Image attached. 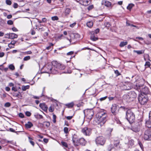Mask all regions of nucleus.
Returning <instances> with one entry per match:
<instances>
[{
    "label": "nucleus",
    "instance_id": "60",
    "mask_svg": "<svg viewBox=\"0 0 151 151\" xmlns=\"http://www.w3.org/2000/svg\"><path fill=\"white\" fill-rule=\"evenodd\" d=\"M4 55V53L3 52H0V58L3 57Z\"/></svg>",
    "mask_w": 151,
    "mask_h": 151
},
{
    "label": "nucleus",
    "instance_id": "42",
    "mask_svg": "<svg viewBox=\"0 0 151 151\" xmlns=\"http://www.w3.org/2000/svg\"><path fill=\"white\" fill-rule=\"evenodd\" d=\"M48 110L50 112H52L54 110V108L53 106H51L48 109Z\"/></svg>",
    "mask_w": 151,
    "mask_h": 151
},
{
    "label": "nucleus",
    "instance_id": "41",
    "mask_svg": "<svg viewBox=\"0 0 151 151\" xmlns=\"http://www.w3.org/2000/svg\"><path fill=\"white\" fill-rule=\"evenodd\" d=\"M56 115L53 114V122L54 123H55L56 122Z\"/></svg>",
    "mask_w": 151,
    "mask_h": 151
},
{
    "label": "nucleus",
    "instance_id": "55",
    "mask_svg": "<svg viewBox=\"0 0 151 151\" xmlns=\"http://www.w3.org/2000/svg\"><path fill=\"white\" fill-rule=\"evenodd\" d=\"M107 97V96H106L104 97L101 98L100 99V100L101 101H102L104 100H105V99H106Z\"/></svg>",
    "mask_w": 151,
    "mask_h": 151
},
{
    "label": "nucleus",
    "instance_id": "12",
    "mask_svg": "<svg viewBox=\"0 0 151 151\" xmlns=\"http://www.w3.org/2000/svg\"><path fill=\"white\" fill-rule=\"evenodd\" d=\"M132 84L130 82H127L125 83L124 85V90H129L132 88Z\"/></svg>",
    "mask_w": 151,
    "mask_h": 151
},
{
    "label": "nucleus",
    "instance_id": "19",
    "mask_svg": "<svg viewBox=\"0 0 151 151\" xmlns=\"http://www.w3.org/2000/svg\"><path fill=\"white\" fill-rule=\"evenodd\" d=\"M123 99L124 100L126 101L127 102H130L132 101L131 100H130V97L128 93L123 96Z\"/></svg>",
    "mask_w": 151,
    "mask_h": 151
},
{
    "label": "nucleus",
    "instance_id": "4",
    "mask_svg": "<svg viewBox=\"0 0 151 151\" xmlns=\"http://www.w3.org/2000/svg\"><path fill=\"white\" fill-rule=\"evenodd\" d=\"M126 118L130 123H132L135 120V115L130 110H128L126 113Z\"/></svg>",
    "mask_w": 151,
    "mask_h": 151
},
{
    "label": "nucleus",
    "instance_id": "52",
    "mask_svg": "<svg viewBox=\"0 0 151 151\" xmlns=\"http://www.w3.org/2000/svg\"><path fill=\"white\" fill-rule=\"evenodd\" d=\"M19 117L21 118H23L24 117V114L22 113H20L19 114Z\"/></svg>",
    "mask_w": 151,
    "mask_h": 151
},
{
    "label": "nucleus",
    "instance_id": "58",
    "mask_svg": "<svg viewBox=\"0 0 151 151\" xmlns=\"http://www.w3.org/2000/svg\"><path fill=\"white\" fill-rule=\"evenodd\" d=\"M76 24V22H74L70 25V27H73Z\"/></svg>",
    "mask_w": 151,
    "mask_h": 151
},
{
    "label": "nucleus",
    "instance_id": "15",
    "mask_svg": "<svg viewBox=\"0 0 151 151\" xmlns=\"http://www.w3.org/2000/svg\"><path fill=\"white\" fill-rule=\"evenodd\" d=\"M128 94L132 101H133L137 96L136 93L134 91H130L128 93Z\"/></svg>",
    "mask_w": 151,
    "mask_h": 151
},
{
    "label": "nucleus",
    "instance_id": "57",
    "mask_svg": "<svg viewBox=\"0 0 151 151\" xmlns=\"http://www.w3.org/2000/svg\"><path fill=\"white\" fill-rule=\"evenodd\" d=\"M12 30L14 32H17L18 29L15 27H13L12 28Z\"/></svg>",
    "mask_w": 151,
    "mask_h": 151
},
{
    "label": "nucleus",
    "instance_id": "39",
    "mask_svg": "<svg viewBox=\"0 0 151 151\" xmlns=\"http://www.w3.org/2000/svg\"><path fill=\"white\" fill-rule=\"evenodd\" d=\"M138 144L139 145V146L141 148V150L142 151H143L144 150V147L142 143L140 142H138Z\"/></svg>",
    "mask_w": 151,
    "mask_h": 151
},
{
    "label": "nucleus",
    "instance_id": "59",
    "mask_svg": "<svg viewBox=\"0 0 151 151\" xmlns=\"http://www.w3.org/2000/svg\"><path fill=\"white\" fill-rule=\"evenodd\" d=\"M73 116H67L66 117V118L68 120H70L73 118Z\"/></svg>",
    "mask_w": 151,
    "mask_h": 151
},
{
    "label": "nucleus",
    "instance_id": "44",
    "mask_svg": "<svg viewBox=\"0 0 151 151\" xmlns=\"http://www.w3.org/2000/svg\"><path fill=\"white\" fill-rule=\"evenodd\" d=\"M65 13L66 14H68L70 13V10L69 8H67L65 10Z\"/></svg>",
    "mask_w": 151,
    "mask_h": 151
},
{
    "label": "nucleus",
    "instance_id": "14",
    "mask_svg": "<svg viewBox=\"0 0 151 151\" xmlns=\"http://www.w3.org/2000/svg\"><path fill=\"white\" fill-rule=\"evenodd\" d=\"M5 37L9 39H14L17 37V35L14 33H7L5 34Z\"/></svg>",
    "mask_w": 151,
    "mask_h": 151
},
{
    "label": "nucleus",
    "instance_id": "26",
    "mask_svg": "<svg viewBox=\"0 0 151 151\" xmlns=\"http://www.w3.org/2000/svg\"><path fill=\"white\" fill-rule=\"evenodd\" d=\"M127 44L128 42L127 41L122 42L119 44V46L121 47H122L127 45Z\"/></svg>",
    "mask_w": 151,
    "mask_h": 151
},
{
    "label": "nucleus",
    "instance_id": "30",
    "mask_svg": "<svg viewBox=\"0 0 151 151\" xmlns=\"http://www.w3.org/2000/svg\"><path fill=\"white\" fill-rule=\"evenodd\" d=\"M134 6V4H130L127 7V9L130 10Z\"/></svg>",
    "mask_w": 151,
    "mask_h": 151
},
{
    "label": "nucleus",
    "instance_id": "21",
    "mask_svg": "<svg viewBox=\"0 0 151 151\" xmlns=\"http://www.w3.org/2000/svg\"><path fill=\"white\" fill-rule=\"evenodd\" d=\"M90 37L91 39L93 41H96L98 40V38L95 35L92 33L91 34Z\"/></svg>",
    "mask_w": 151,
    "mask_h": 151
},
{
    "label": "nucleus",
    "instance_id": "20",
    "mask_svg": "<svg viewBox=\"0 0 151 151\" xmlns=\"http://www.w3.org/2000/svg\"><path fill=\"white\" fill-rule=\"evenodd\" d=\"M79 145H85L86 143V141L83 138L79 139Z\"/></svg>",
    "mask_w": 151,
    "mask_h": 151
},
{
    "label": "nucleus",
    "instance_id": "63",
    "mask_svg": "<svg viewBox=\"0 0 151 151\" xmlns=\"http://www.w3.org/2000/svg\"><path fill=\"white\" fill-rule=\"evenodd\" d=\"M73 51H70V52H68L67 53V55H71L73 54Z\"/></svg>",
    "mask_w": 151,
    "mask_h": 151
},
{
    "label": "nucleus",
    "instance_id": "45",
    "mask_svg": "<svg viewBox=\"0 0 151 151\" xmlns=\"http://www.w3.org/2000/svg\"><path fill=\"white\" fill-rule=\"evenodd\" d=\"M25 115L27 116H30L31 115V113L28 111H27L25 113Z\"/></svg>",
    "mask_w": 151,
    "mask_h": 151
},
{
    "label": "nucleus",
    "instance_id": "64",
    "mask_svg": "<svg viewBox=\"0 0 151 151\" xmlns=\"http://www.w3.org/2000/svg\"><path fill=\"white\" fill-rule=\"evenodd\" d=\"M149 120L151 121V111L150 112L149 114Z\"/></svg>",
    "mask_w": 151,
    "mask_h": 151
},
{
    "label": "nucleus",
    "instance_id": "5",
    "mask_svg": "<svg viewBox=\"0 0 151 151\" xmlns=\"http://www.w3.org/2000/svg\"><path fill=\"white\" fill-rule=\"evenodd\" d=\"M138 101L141 105L146 104L148 101V97L147 95L140 93L138 97Z\"/></svg>",
    "mask_w": 151,
    "mask_h": 151
},
{
    "label": "nucleus",
    "instance_id": "10",
    "mask_svg": "<svg viewBox=\"0 0 151 151\" xmlns=\"http://www.w3.org/2000/svg\"><path fill=\"white\" fill-rule=\"evenodd\" d=\"M144 138L146 140H151V131L149 129L145 130L144 132Z\"/></svg>",
    "mask_w": 151,
    "mask_h": 151
},
{
    "label": "nucleus",
    "instance_id": "32",
    "mask_svg": "<svg viewBox=\"0 0 151 151\" xmlns=\"http://www.w3.org/2000/svg\"><path fill=\"white\" fill-rule=\"evenodd\" d=\"M99 32V29H96L94 31H93L91 32V34H93L95 35L97 34Z\"/></svg>",
    "mask_w": 151,
    "mask_h": 151
},
{
    "label": "nucleus",
    "instance_id": "31",
    "mask_svg": "<svg viewBox=\"0 0 151 151\" xmlns=\"http://www.w3.org/2000/svg\"><path fill=\"white\" fill-rule=\"evenodd\" d=\"M28 139H29V141L30 142V143L32 145H33V146H34V144H35V143L32 141V140H33V139L32 138L30 137H28Z\"/></svg>",
    "mask_w": 151,
    "mask_h": 151
},
{
    "label": "nucleus",
    "instance_id": "40",
    "mask_svg": "<svg viewBox=\"0 0 151 151\" xmlns=\"http://www.w3.org/2000/svg\"><path fill=\"white\" fill-rule=\"evenodd\" d=\"M119 141H116V142H115L114 144V145L115 147H117L119 146Z\"/></svg>",
    "mask_w": 151,
    "mask_h": 151
},
{
    "label": "nucleus",
    "instance_id": "62",
    "mask_svg": "<svg viewBox=\"0 0 151 151\" xmlns=\"http://www.w3.org/2000/svg\"><path fill=\"white\" fill-rule=\"evenodd\" d=\"M16 41H11V42L10 44L11 45H14L16 43Z\"/></svg>",
    "mask_w": 151,
    "mask_h": 151
},
{
    "label": "nucleus",
    "instance_id": "36",
    "mask_svg": "<svg viewBox=\"0 0 151 151\" xmlns=\"http://www.w3.org/2000/svg\"><path fill=\"white\" fill-rule=\"evenodd\" d=\"M54 45V44H52V43H49V46L47 47H46V49L47 50H50L51 48V47L52 46H53Z\"/></svg>",
    "mask_w": 151,
    "mask_h": 151
},
{
    "label": "nucleus",
    "instance_id": "56",
    "mask_svg": "<svg viewBox=\"0 0 151 151\" xmlns=\"http://www.w3.org/2000/svg\"><path fill=\"white\" fill-rule=\"evenodd\" d=\"M18 4L17 3H14L13 5V7L14 8H16L18 7Z\"/></svg>",
    "mask_w": 151,
    "mask_h": 151
},
{
    "label": "nucleus",
    "instance_id": "29",
    "mask_svg": "<svg viewBox=\"0 0 151 151\" xmlns=\"http://www.w3.org/2000/svg\"><path fill=\"white\" fill-rule=\"evenodd\" d=\"M93 24V23L92 21H90L87 23V26L89 27H92Z\"/></svg>",
    "mask_w": 151,
    "mask_h": 151
},
{
    "label": "nucleus",
    "instance_id": "23",
    "mask_svg": "<svg viewBox=\"0 0 151 151\" xmlns=\"http://www.w3.org/2000/svg\"><path fill=\"white\" fill-rule=\"evenodd\" d=\"M33 126L32 124L30 122H28L27 124H25V126L27 129L30 128Z\"/></svg>",
    "mask_w": 151,
    "mask_h": 151
},
{
    "label": "nucleus",
    "instance_id": "43",
    "mask_svg": "<svg viewBox=\"0 0 151 151\" xmlns=\"http://www.w3.org/2000/svg\"><path fill=\"white\" fill-rule=\"evenodd\" d=\"M113 148V146L111 144L109 145L108 147V150L109 151H110Z\"/></svg>",
    "mask_w": 151,
    "mask_h": 151
},
{
    "label": "nucleus",
    "instance_id": "18",
    "mask_svg": "<svg viewBox=\"0 0 151 151\" xmlns=\"http://www.w3.org/2000/svg\"><path fill=\"white\" fill-rule=\"evenodd\" d=\"M39 106L41 108L45 111H47L48 107L44 103H40V104Z\"/></svg>",
    "mask_w": 151,
    "mask_h": 151
},
{
    "label": "nucleus",
    "instance_id": "46",
    "mask_svg": "<svg viewBox=\"0 0 151 151\" xmlns=\"http://www.w3.org/2000/svg\"><path fill=\"white\" fill-rule=\"evenodd\" d=\"M68 128L67 127H65L64 128V131L65 134H67L68 133Z\"/></svg>",
    "mask_w": 151,
    "mask_h": 151
},
{
    "label": "nucleus",
    "instance_id": "16",
    "mask_svg": "<svg viewBox=\"0 0 151 151\" xmlns=\"http://www.w3.org/2000/svg\"><path fill=\"white\" fill-rule=\"evenodd\" d=\"M101 4L102 5H104L105 6L110 7L111 6V3L107 1L103 0L101 2Z\"/></svg>",
    "mask_w": 151,
    "mask_h": 151
},
{
    "label": "nucleus",
    "instance_id": "13",
    "mask_svg": "<svg viewBox=\"0 0 151 151\" xmlns=\"http://www.w3.org/2000/svg\"><path fill=\"white\" fill-rule=\"evenodd\" d=\"M118 105L115 104H112L111 107V111L112 114L116 115L118 112Z\"/></svg>",
    "mask_w": 151,
    "mask_h": 151
},
{
    "label": "nucleus",
    "instance_id": "50",
    "mask_svg": "<svg viewBox=\"0 0 151 151\" xmlns=\"http://www.w3.org/2000/svg\"><path fill=\"white\" fill-rule=\"evenodd\" d=\"M6 2L7 5H10L12 4V2L10 0H6Z\"/></svg>",
    "mask_w": 151,
    "mask_h": 151
},
{
    "label": "nucleus",
    "instance_id": "33",
    "mask_svg": "<svg viewBox=\"0 0 151 151\" xmlns=\"http://www.w3.org/2000/svg\"><path fill=\"white\" fill-rule=\"evenodd\" d=\"M9 68L11 70H14L15 69V67L12 64H11L9 65Z\"/></svg>",
    "mask_w": 151,
    "mask_h": 151
},
{
    "label": "nucleus",
    "instance_id": "3",
    "mask_svg": "<svg viewBox=\"0 0 151 151\" xmlns=\"http://www.w3.org/2000/svg\"><path fill=\"white\" fill-rule=\"evenodd\" d=\"M141 81H142V83H139L136 84L134 86V88L139 92H141V93L146 95L149 93V89L147 87L144 85L143 80Z\"/></svg>",
    "mask_w": 151,
    "mask_h": 151
},
{
    "label": "nucleus",
    "instance_id": "38",
    "mask_svg": "<svg viewBox=\"0 0 151 151\" xmlns=\"http://www.w3.org/2000/svg\"><path fill=\"white\" fill-rule=\"evenodd\" d=\"M53 21L57 20H58V18L57 16H55L51 17Z\"/></svg>",
    "mask_w": 151,
    "mask_h": 151
},
{
    "label": "nucleus",
    "instance_id": "24",
    "mask_svg": "<svg viewBox=\"0 0 151 151\" xmlns=\"http://www.w3.org/2000/svg\"><path fill=\"white\" fill-rule=\"evenodd\" d=\"M30 86L29 85L22 86V89L23 91H26L27 89L29 88Z\"/></svg>",
    "mask_w": 151,
    "mask_h": 151
},
{
    "label": "nucleus",
    "instance_id": "6",
    "mask_svg": "<svg viewBox=\"0 0 151 151\" xmlns=\"http://www.w3.org/2000/svg\"><path fill=\"white\" fill-rule=\"evenodd\" d=\"M85 115L89 119H91L94 114L93 111L92 109H87L84 110Z\"/></svg>",
    "mask_w": 151,
    "mask_h": 151
},
{
    "label": "nucleus",
    "instance_id": "54",
    "mask_svg": "<svg viewBox=\"0 0 151 151\" xmlns=\"http://www.w3.org/2000/svg\"><path fill=\"white\" fill-rule=\"evenodd\" d=\"M45 125L47 127H48L50 125V122H45Z\"/></svg>",
    "mask_w": 151,
    "mask_h": 151
},
{
    "label": "nucleus",
    "instance_id": "37",
    "mask_svg": "<svg viewBox=\"0 0 151 151\" xmlns=\"http://www.w3.org/2000/svg\"><path fill=\"white\" fill-rule=\"evenodd\" d=\"M61 144L62 145L65 147H68V145L67 144V143L65 142H64L63 141H62L61 142Z\"/></svg>",
    "mask_w": 151,
    "mask_h": 151
},
{
    "label": "nucleus",
    "instance_id": "49",
    "mask_svg": "<svg viewBox=\"0 0 151 151\" xmlns=\"http://www.w3.org/2000/svg\"><path fill=\"white\" fill-rule=\"evenodd\" d=\"M11 106V104L9 102H6L4 104V106L6 107H9Z\"/></svg>",
    "mask_w": 151,
    "mask_h": 151
},
{
    "label": "nucleus",
    "instance_id": "27",
    "mask_svg": "<svg viewBox=\"0 0 151 151\" xmlns=\"http://www.w3.org/2000/svg\"><path fill=\"white\" fill-rule=\"evenodd\" d=\"M129 145H130V146L132 147L133 146L134 144V141L132 139H129Z\"/></svg>",
    "mask_w": 151,
    "mask_h": 151
},
{
    "label": "nucleus",
    "instance_id": "51",
    "mask_svg": "<svg viewBox=\"0 0 151 151\" xmlns=\"http://www.w3.org/2000/svg\"><path fill=\"white\" fill-rule=\"evenodd\" d=\"M13 22L12 20H9L8 21L7 23L9 25H12L13 24Z\"/></svg>",
    "mask_w": 151,
    "mask_h": 151
},
{
    "label": "nucleus",
    "instance_id": "8",
    "mask_svg": "<svg viewBox=\"0 0 151 151\" xmlns=\"http://www.w3.org/2000/svg\"><path fill=\"white\" fill-rule=\"evenodd\" d=\"M96 142L98 145H103L106 141L105 138L102 136L97 137L95 140Z\"/></svg>",
    "mask_w": 151,
    "mask_h": 151
},
{
    "label": "nucleus",
    "instance_id": "35",
    "mask_svg": "<svg viewBox=\"0 0 151 151\" xmlns=\"http://www.w3.org/2000/svg\"><path fill=\"white\" fill-rule=\"evenodd\" d=\"M151 65L150 63L149 62H146L145 63V65L146 68H148Z\"/></svg>",
    "mask_w": 151,
    "mask_h": 151
},
{
    "label": "nucleus",
    "instance_id": "2",
    "mask_svg": "<svg viewBox=\"0 0 151 151\" xmlns=\"http://www.w3.org/2000/svg\"><path fill=\"white\" fill-rule=\"evenodd\" d=\"M107 114L103 112H98L96 114V117L97 120V123L99 127H101L105 123L106 121V117Z\"/></svg>",
    "mask_w": 151,
    "mask_h": 151
},
{
    "label": "nucleus",
    "instance_id": "17",
    "mask_svg": "<svg viewBox=\"0 0 151 151\" xmlns=\"http://www.w3.org/2000/svg\"><path fill=\"white\" fill-rule=\"evenodd\" d=\"M80 3L85 6H88L90 3V0H80Z\"/></svg>",
    "mask_w": 151,
    "mask_h": 151
},
{
    "label": "nucleus",
    "instance_id": "47",
    "mask_svg": "<svg viewBox=\"0 0 151 151\" xmlns=\"http://www.w3.org/2000/svg\"><path fill=\"white\" fill-rule=\"evenodd\" d=\"M114 73L117 76H118L121 75V74L119 72V71H118V70H115L114 71Z\"/></svg>",
    "mask_w": 151,
    "mask_h": 151
},
{
    "label": "nucleus",
    "instance_id": "22",
    "mask_svg": "<svg viewBox=\"0 0 151 151\" xmlns=\"http://www.w3.org/2000/svg\"><path fill=\"white\" fill-rule=\"evenodd\" d=\"M34 116L37 119H42L43 118V116L42 115L39 114L37 113H35Z\"/></svg>",
    "mask_w": 151,
    "mask_h": 151
},
{
    "label": "nucleus",
    "instance_id": "25",
    "mask_svg": "<svg viewBox=\"0 0 151 151\" xmlns=\"http://www.w3.org/2000/svg\"><path fill=\"white\" fill-rule=\"evenodd\" d=\"M146 126L148 128L151 129V121L149 120V121H146Z\"/></svg>",
    "mask_w": 151,
    "mask_h": 151
},
{
    "label": "nucleus",
    "instance_id": "61",
    "mask_svg": "<svg viewBox=\"0 0 151 151\" xmlns=\"http://www.w3.org/2000/svg\"><path fill=\"white\" fill-rule=\"evenodd\" d=\"M12 91H14L15 92H16L17 91V89L15 87L13 86L12 88Z\"/></svg>",
    "mask_w": 151,
    "mask_h": 151
},
{
    "label": "nucleus",
    "instance_id": "7",
    "mask_svg": "<svg viewBox=\"0 0 151 151\" xmlns=\"http://www.w3.org/2000/svg\"><path fill=\"white\" fill-rule=\"evenodd\" d=\"M142 125L141 122H136L133 125L131 129L135 132H138L140 131Z\"/></svg>",
    "mask_w": 151,
    "mask_h": 151
},
{
    "label": "nucleus",
    "instance_id": "28",
    "mask_svg": "<svg viewBox=\"0 0 151 151\" xmlns=\"http://www.w3.org/2000/svg\"><path fill=\"white\" fill-rule=\"evenodd\" d=\"M133 52H134L137 53L138 54L140 55V54L143 53H144V51L143 50H134Z\"/></svg>",
    "mask_w": 151,
    "mask_h": 151
},
{
    "label": "nucleus",
    "instance_id": "53",
    "mask_svg": "<svg viewBox=\"0 0 151 151\" xmlns=\"http://www.w3.org/2000/svg\"><path fill=\"white\" fill-rule=\"evenodd\" d=\"M93 5H91L89 6L88 8V10H91L93 8Z\"/></svg>",
    "mask_w": 151,
    "mask_h": 151
},
{
    "label": "nucleus",
    "instance_id": "1",
    "mask_svg": "<svg viewBox=\"0 0 151 151\" xmlns=\"http://www.w3.org/2000/svg\"><path fill=\"white\" fill-rule=\"evenodd\" d=\"M65 68V66L63 65L58 63L56 61H53L52 62V65H49L47 66V68L49 72L52 74L59 73L61 74L67 73L64 71H61L64 70Z\"/></svg>",
    "mask_w": 151,
    "mask_h": 151
},
{
    "label": "nucleus",
    "instance_id": "34",
    "mask_svg": "<svg viewBox=\"0 0 151 151\" xmlns=\"http://www.w3.org/2000/svg\"><path fill=\"white\" fill-rule=\"evenodd\" d=\"M66 105L69 108H71L73 106L74 103L73 102H71L66 104Z\"/></svg>",
    "mask_w": 151,
    "mask_h": 151
},
{
    "label": "nucleus",
    "instance_id": "48",
    "mask_svg": "<svg viewBox=\"0 0 151 151\" xmlns=\"http://www.w3.org/2000/svg\"><path fill=\"white\" fill-rule=\"evenodd\" d=\"M30 58V57L29 56H27L24 57V60L25 61H27L29 60Z\"/></svg>",
    "mask_w": 151,
    "mask_h": 151
},
{
    "label": "nucleus",
    "instance_id": "11",
    "mask_svg": "<svg viewBox=\"0 0 151 151\" xmlns=\"http://www.w3.org/2000/svg\"><path fill=\"white\" fill-rule=\"evenodd\" d=\"M73 142L75 146L79 145V139H78L77 136L75 134L73 135L72 136Z\"/></svg>",
    "mask_w": 151,
    "mask_h": 151
},
{
    "label": "nucleus",
    "instance_id": "9",
    "mask_svg": "<svg viewBox=\"0 0 151 151\" xmlns=\"http://www.w3.org/2000/svg\"><path fill=\"white\" fill-rule=\"evenodd\" d=\"M91 129L87 127L83 128L81 130L83 134L86 136H89L91 133Z\"/></svg>",
    "mask_w": 151,
    "mask_h": 151
}]
</instances>
